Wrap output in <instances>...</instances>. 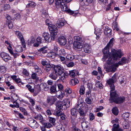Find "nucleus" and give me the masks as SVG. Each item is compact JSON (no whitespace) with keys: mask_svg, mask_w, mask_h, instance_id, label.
I'll return each mask as SVG.
<instances>
[{"mask_svg":"<svg viewBox=\"0 0 131 131\" xmlns=\"http://www.w3.org/2000/svg\"><path fill=\"white\" fill-rule=\"evenodd\" d=\"M119 65L118 63H115L112 65L111 67V68L112 69L111 70V71L113 72L115 71L116 70V68L118 67Z\"/></svg>","mask_w":131,"mask_h":131,"instance_id":"obj_30","label":"nucleus"},{"mask_svg":"<svg viewBox=\"0 0 131 131\" xmlns=\"http://www.w3.org/2000/svg\"><path fill=\"white\" fill-rule=\"evenodd\" d=\"M56 2L55 5L56 7L57 8L60 7L61 6V4H62V2H63L64 0H55Z\"/></svg>","mask_w":131,"mask_h":131,"instance_id":"obj_20","label":"nucleus"},{"mask_svg":"<svg viewBox=\"0 0 131 131\" xmlns=\"http://www.w3.org/2000/svg\"><path fill=\"white\" fill-rule=\"evenodd\" d=\"M129 113L128 112L123 113L122 115V117L124 118V119L128 118L129 116Z\"/></svg>","mask_w":131,"mask_h":131,"instance_id":"obj_47","label":"nucleus"},{"mask_svg":"<svg viewBox=\"0 0 131 131\" xmlns=\"http://www.w3.org/2000/svg\"><path fill=\"white\" fill-rule=\"evenodd\" d=\"M74 38L75 40L77 41L82 42L83 40L82 38L79 36H75L74 37Z\"/></svg>","mask_w":131,"mask_h":131,"instance_id":"obj_41","label":"nucleus"},{"mask_svg":"<svg viewBox=\"0 0 131 131\" xmlns=\"http://www.w3.org/2000/svg\"><path fill=\"white\" fill-rule=\"evenodd\" d=\"M35 39L34 37H31L28 40V41L29 43H33L35 41Z\"/></svg>","mask_w":131,"mask_h":131,"instance_id":"obj_45","label":"nucleus"},{"mask_svg":"<svg viewBox=\"0 0 131 131\" xmlns=\"http://www.w3.org/2000/svg\"><path fill=\"white\" fill-rule=\"evenodd\" d=\"M112 131H122L123 130L119 128V125L118 124H114L113 125V128L112 129Z\"/></svg>","mask_w":131,"mask_h":131,"instance_id":"obj_17","label":"nucleus"},{"mask_svg":"<svg viewBox=\"0 0 131 131\" xmlns=\"http://www.w3.org/2000/svg\"><path fill=\"white\" fill-rule=\"evenodd\" d=\"M28 5L29 7L33 8L35 7L36 4L34 2H30L28 4Z\"/></svg>","mask_w":131,"mask_h":131,"instance_id":"obj_48","label":"nucleus"},{"mask_svg":"<svg viewBox=\"0 0 131 131\" xmlns=\"http://www.w3.org/2000/svg\"><path fill=\"white\" fill-rule=\"evenodd\" d=\"M46 47L41 48L40 49V51L43 53H46L47 52V51L46 49Z\"/></svg>","mask_w":131,"mask_h":131,"instance_id":"obj_46","label":"nucleus"},{"mask_svg":"<svg viewBox=\"0 0 131 131\" xmlns=\"http://www.w3.org/2000/svg\"><path fill=\"white\" fill-rule=\"evenodd\" d=\"M113 113L115 115H118V109L117 107L113 108L112 110Z\"/></svg>","mask_w":131,"mask_h":131,"instance_id":"obj_38","label":"nucleus"},{"mask_svg":"<svg viewBox=\"0 0 131 131\" xmlns=\"http://www.w3.org/2000/svg\"><path fill=\"white\" fill-rule=\"evenodd\" d=\"M123 128L125 129L128 128L129 126V122L127 119L124 121L122 124Z\"/></svg>","mask_w":131,"mask_h":131,"instance_id":"obj_19","label":"nucleus"},{"mask_svg":"<svg viewBox=\"0 0 131 131\" xmlns=\"http://www.w3.org/2000/svg\"><path fill=\"white\" fill-rule=\"evenodd\" d=\"M79 83V81L77 78L72 79L70 81V85H74Z\"/></svg>","mask_w":131,"mask_h":131,"instance_id":"obj_25","label":"nucleus"},{"mask_svg":"<svg viewBox=\"0 0 131 131\" xmlns=\"http://www.w3.org/2000/svg\"><path fill=\"white\" fill-rule=\"evenodd\" d=\"M118 74L116 73H115L114 75L112 77V78H111L113 80L114 82L117 79V76Z\"/></svg>","mask_w":131,"mask_h":131,"instance_id":"obj_57","label":"nucleus"},{"mask_svg":"<svg viewBox=\"0 0 131 131\" xmlns=\"http://www.w3.org/2000/svg\"><path fill=\"white\" fill-rule=\"evenodd\" d=\"M26 87L28 88L29 90L31 92H34V89L33 88H32V86L29 84L26 85Z\"/></svg>","mask_w":131,"mask_h":131,"instance_id":"obj_42","label":"nucleus"},{"mask_svg":"<svg viewBox=\"0 0 131 131\" xmlns=\"http://www.w3.org/2000/svg\"><path fill=\"white\" fill-rule=\"evenodd\" d=\"M54 71L52 72L49 75V77L54 80H56L57 77V73L59 79L61 80H64L67 76L66 74L64 72V70L60 66L57 65L54 67Z\"/></svg>","mask_w":131,"mask_h":131,"instance_id":"obj_2","label":"nucleus"},{"mask_svg":"<svg viewBox=\"0 0 131 131\" xmlns=\"http://www.w3.org/2000/svg\"><path fill=\"white\" fill-rule=\"evenodd\" d=\"M19 109L20 111L24 113V115H27V112L25 108L23 107H20L19 108Z\"/></svg>","mask_w":131,"mask_h":131,"instance_id":"obj_56","label":"nucleus"},{"mask_svg":"<svg viewBox=\"0 0 131 131\" xmlns=\"http://www.w3.org/2000/svg\"><path fill=\"white\" fill-rule=\"evenodd\" d=\"M58 109H57V110L54 111L53 114L55 115L59 116L62 114V112L60 110L58 109Z\"/></svg>","mask_w":131,"mask_h":131,"instance_id":"obj_31","label":"nucleus"},{"mask_svg":"<svg viewBox=\"0 0 131 131\" xmlns=\"http://www.w3.org/2000/svg\"><path fill=\"white\" fill-rule=\"evenodd\" d=\"M127 61V59L125 57H123L121 59V60L117 63L119 65H122L125 64Z\"/></svg>","mask_w":131,"mask_h":131,"instance_id":"obj_29","label":"nucleus"},{"mask_svg":"<svg viewBox=\"0 0 131 131\" xmlns=\"http://www.w3.org/2000/svg\"><path fill=\"white\" fill-rule=\"evenodd\" d=\"M49 30L52 31L51 32H54L55 35L57 34V29L55 25L51 24L49 26Z\"/></svg>","mask_w":131,"mask_h":131,"instance_id":"obj_13","label":"nucleus"},{"mask_svg":"<svg viewBox=\"0 0 131 131\" xmlns=\"http://www.w3.org/2000/svg\"><path fill=\"white\" fill-rule=\"evenodd\" d=\"M75 73L73 71H69V75L71 77H74Z\"/></svg>","mask_w":131,"mask_h":131,"instance_id":"obj_61","label":"nucleus"},{"mask_svg":"<svg viewBox=\"0 0 131 131\" xmlns=\"http://www.w3.org/2000/svg\"><path fill=\"white\" fill-rule=\"evenodd\" d=\"M0 56L2 59L6 62H7L11 59V57L8 54L4 52L1 53Z\"/></svg>","mask_w":131,"mask_h":131,"instance_id":"obj_7","label":"nucleus"},{"mask_svg":"<svg viewBox=\"0 0 131 131\" xmlns=\"http://www.w3.org/2000/svg\"><path fill=\"white\" fill-rule=\"evenodd\" d=\"M6 71V68L4 66H0V72L5 73Z\"/></svg>","mask_w":131,"mask_h":131,"instance_id":"obj_36","label":"nucleus"},{"mask_svg":"<svg viewBox=\"0 0 131 131\" xmlns=\"http://www.w3.org/2000/svg\"><path fill=\"white\" fill-rule=\"evenodd\" d=\"M57 100V98L54 96H48L47 99V102L50 105H52L54 104Z\"/></svg>","mask_w":131,"mask_h":131,"instance_id":"obj_8","label":"nucleus"},{"mask_svg":"<svg viewBox=\"0 0 131 131\" xmlns=\"http://www.w3.org/2000/svg\"><path fill=\"white\" fill-rule=\"evenodd\" d=\"M56 86H52L50 87V90L51 93H55L58 92L56 90Z\"/></svg>","mask_w":131,"mask_h":131,"instance_id":"obj_32","label":"nucleus"},{"mask_svg":"<svg viewBox=\"0 0 131 131\" xmlns=\"http://www.w3.org/2000/svg\"><path fill=\"white\" fill-rule=\"evenodd\" d=\"M15 34L17 36L18 38L20 39L22 46L24 48H25L26 47L25 42L21 32L19 31H16L15 32Z\"/></svg>","mask_w":131,"mask_h":131,"instance_id":"obj_4","label":"nucleus"},{"mask_svg":"<svg viewBox=\"0 0 131 131\" xmlns=\"http://www.w3.org/2000/svg\"><path fill=\"white\" fill-rule=\"evenodd\" d=\"M61 6L60 7L61 8V10L63 11H66L70 15H72L74 13V12L70 9H68V7L66 4L64 2H62Z\"/></svg>","mask_w":131,"mask_h":131,"instance_id":"obj_6","label":"nucleus"},{"mask_svg":"<svg viewBox=\"0 0 131 131\" xmlns=\"http://www.w3.org/2000/svg\"><path fill=\"white\" fill-rule=\"evenodd\" d=\"M29 125L32 128H34L38 126L37 122L35 120L33 119L30 121Z\"/></svg>","mask_w":131,"mask_h":131,"instance_id":"obj_18","label":"nucleus"},{"mask_svg":"<svg viewBox=\"0 0 131 131\" xmlns=\"http://www.w3.org/2000/svg\"><path fill=\"white\" fill-rule=\"evenodd\" d=\"M112 30L108 27H106L104 29V33L105 34L107 35L108 34H111Z\"/></svg>","mask_w":131,"mask_h":131,"instance_id":"obj_27","label":"nucleus"},{"mask_svg":"<svg viewBox=\"0 0 131 131\" xmlns=\"http://www.w3.org/2000/svg\"><path fill=\"white\" fill-rule=\"evenodd\" d=\"M112 27L114 30H115L117 31L119 30V28L117 27V24L116 23L113 24Z\"/></svg>","mask_w":131,"mask_h":131,"instance_id":"obj_49","label":"nucleus"},{"mask_svg":"<svg viewBox=\"0 0 131 131\" xmlns=\"http://www.w3.org/2000/svg\"><path fill=\"white\" fill-rule=\"evenodd\" d=\"M42 36L46 42H49L51 41V39L50 38L51 35L48 33L44 32L42 34Z\"/></svg>","mask_w":131,"mask_h":131,"instance_id":"obj_12","label":"nucleus"},{"mask_svg":"<svg viewBox=\"0 0 131 131\" xmlns=\"http://www.w3.org/2000/svg\"><path fill=\"white\" fill-rule=\"evenodd\" d=\"M10 48H8V50L9 52V53L12 54V55L15 58H16V57L19 55V54L18 53H14L13 52L12 50V48L11 46H9Z\"/></svg>","mask_w":131,"mask_h":131,"instance_id":"obj_28","label":"nucleus"},{"mask_svg":"<svg viewBox=\"0 0 131 131\" xmlns=\"http://www.w3.org/2000/svg\"><path fill=\"white\" fill-rule=\"evenodd\" d=\"M74 56L70 54L66 56V58L69 60H72L74 58Z\"/></svg>","mask_w":131,"mask_h":131,"instance_id":"obj_51","label":"nucleus"},{"mask_svg":"<svg viewBox=\"0 0 131 131\" xmlns=\"http://www.w3.org/2000/svg\"><path fill=\"white\" fill-rule=\"evenodd\" d=\"M42 39V38L41 37H38L36 39V42L40 44L41 42Z\"/></svg>","mask_w":131,"mask_h":131,"instance_id":"obj_60","label":"nucleus"},{"mask_svg":"<svg viewBox=\"0 0 131 131\" xmlns=\"http://www.w3.org/2000/svg\"><path fill=\"white\" fill-rule=\"evenodd\" d=\"M64 94L62 93L61 91L60 90L58 91L56 95V96L60 99H62L64 97Z\"/></svg>","mask_w":131,"mask_h":131,"instance_id":"obj_21","label":"nucleus"},{"mask_svg":"<svg viewBox=\"0 0 131 131\" xmlns=\"http://www.w3.org/2000/svg\"><path fill=\"white\" fill-rule=\"evenodd\" d=\"M56 66L52 64H47L46 66L45 69L46 71L48 72L51 70L52 68H53Z\"/></svg>","mask_w":131,"mask_h":131,"instance_id":"obj_22","label":"nucleus"},{"mask_svg":"<svg viewBox=\"0 0 131 131\" xmlns=\"http://www.w3.org/2000/svg\"><path fill=\"white\" fill-rule=\"evenodd\" d=\"M114 82L111 79H110L107 80V83L108 84L111 89V92L114 91L115 90V86L114 84Z\"/></svg>","mask_w":131,"mask_h":131,"instance_id":"obj_9","label":"nucleus"},{"mask_svg":"<svg viewBox=\"0 0 131 131\" xmlns=\"http://www.w3.org/2000/svg\"><path fill=\"white\" fill-rule=\"evenodd\" d=\"M8 24V26L9 29H11L13 27V24L12 21L7 22Z\"/></svg>","mask_w":131,"mask_h":131,"instance_id":"obj_59","label":"nucleus"},{"mask_svg":"<svg viewBox=\"0 0 131 131\" xmlns=\"http://www.w3.org/2000/svg\"><path fill=\"white\" fill-rule=\"evenodd\" d=\"M58 42L60 45L64 46L67 43V40L65 37L62 36L58 38Z\"/></svg>","mask_w":131,"mask_h":131,"instance_id":"obj_10","label":"nucleus"},{"mask_svg":"<svg viewBox=\"0 0 131 131\" xmlns=\"http://www.w3.org/2000/svg\"><path fill=\"white\" fill-rule=\"evenodd\" d=\"M45 23L46 24L49 26L51 24V23L48 19H47L45 20Z\"/></svg>","mask_w":131,"mask_h":131,"instance_id":"obj_63","label":"nucleus"},{"mask_svg":"<svg viewBox=\"0 0 131 131\" xmlns=\"http://www.w3.org/2000/svg\"><path fill=\"white\" fill-rule=\"evenodd\" d=\"M35 72L38 73L37 74V75H40L42 73L41 70L38 66L35 67Z\"/></svg>","mask_w":131,"mask_h":131,"instance_id":"obj_26","label":"nucleus"},{"mask_svg":"<svg viewBox=\"0 0 131 131\" xmlns=\"http://www.w3.org/2000/svg\"><path fill=\"white\" fill-rule=\"evenodd\" d=\"M96 87H98L100 89H102L103 88V85L99 81L97 82L95 84Z\"/></svg>","mask_w":131,"mask_h":131,"instance_id":"obj_52","label":"nucleus"},{"mask_svg":"<svg viewBox=\"0 0 131 131\" xmlns=\"http://www.w3.org/2000/svg\"><path fill=\"white\" fill-rule=\"evenodd\" d=\"M35 118L37 120H40V121H43V118L42 116L40 114L38 115L37 116H36Z\"/></svg>","mask_w":131,"mask_h":131,"instance_id":"obj_43","label":"nucleus"},{"mask_svg":"<svg viewBox=\"0 0 131 131\" xmlns=\"http://www.w3.org/2000/svg\"><path fill=\"white\" fill-rule=\"evenodd\" d=\"M114 40L113 38H112L111 39L106 46L108 47H111L113 45V41Z\"/></svg>","mask_w":131,"mask_h":131,"instance_id":"obj_40","label":"nucleus"},{"mask_svg":"<svg viewBox=\"0 0 131 131\" xmlns=\"http://www.w3.org/2000/svg\"><path fill=\"white\" fill-rule=\"evenodd\" d=\"M72 116L76 117L77 116V110L75 108H72L71 111Z\"/></svg>","mask_w":131,"mask_h":131,"instance_id":"obj_33","label":"nucleus"},{"mask_svg":"<svg viewBox=\"0 0 131 131\" xmlns=\"http://www.w3.org/2000/svg\"><path fill=\"white\" fill-rule=\"evenodd\" d=\"M83 49L85 53H90L91 52L90 47L89 44L88 43L84 44Z\"/></svg>","mask_w":131,"mask_h":131,"instance_id":"obj_14","label":"nucleus"},{"mask_svg":"<svg viewBox=\"0 0 131 131\" xmlns=\"http://www.w3.org/2000/svg\"><path fill=\"white\" fill-rule=\"evenodd\" d=\"M81 126L82 128L84 130L86 129L88 127L89 123L86 121H83L81 122Z\"/></svg>","mask_w":131,"mask_h":131,"instance_id":"obj_23","label":"nucleus"},{"mask_svg":"<svg viewBox=\"0 0 131 131\" xmlns=\"http://www.w3.org/2000/svg\"><path fill=\"white\" fill-rule=\"evenodd\" d=\"M57 35V34L55 35V33L54 32H51V40H54L55 37L56 36V35Z\"/></svg>","mask_w":131,"mask_h":131,"instance_id":"obj_53","label":"nucleus"},{"mask_svg":"<svg viewBox=\"0 0 131 131\" xmlns=\"http://www.w3.org/2000/svg\"><path fill=\"white\" fill-rule=\"evenodd\" d=\"M125 99V98L124 96L118 97L115 91L110 93V98L109 100L111 103L114 102L116 104H120L124 102Z\"/></svg>","mask_w":131,"mask_h":131,"instance_id":"obj_3","label":"nucleus"},{"mask_svg":"<svg viewBox=\"0 0 131 131\" xmlns=\"http://www.w3.org/2000/svg\"><path fill=\"white\" fill-rule=\"evenodd\" d=\"M47 84L45 83H41L39 85V88L40 90H43L44 89L46 86Z\"/></svg>","mask_w":131,"mask_h":131,"instance_id":"obj_50","label":"nucleus"},{"mask_svg":"<svg viewBox=\"0 0 131 131\" xmlns=\"http://www.w3.org/2000/svg\"><path fill=\"white\" fill-rule=\"evenodd\" d=\"M37 74L35 73H33L31 75L32 78L33 79L36 80L37 81L39 80V77L37 76Z\"/></svg>","mask_w":131,"mask_h":131,"instance_id":"obj_37","label":"nucleus"},{"mask_svg":"<svg viewBox=\"0 0 131 131\" xmlns=\"http://www.w3.org/2000/svg\"><path fill=\"white\" fill-rule=\"evenodd\" d=\"M72 91L69 88H66L64 92L65 95L66 97L68 96L69 94L71 93Z\"/></svg>","mask_w":131,"mask_h":131,"instance_id":"obj_24","label":"nucleus"},{"mask_svg":"<svg viewBox=\"0 0 131 131\" xmlns=\"http://www.w3.org/2000/svg\"><path fill=\"white\" fill-rule=\"evenodd\" d=\"M76 117L71 116V122L72 125L73 126V127L74 130L75 131H80V129L76 128L75 126L78 123V121L77 120L75 119Z\"/></svg>","mask_w":131,"mask_h":131,"instance_id":"obj_5","label":"nucleus"},{"mask_svg":"<svg viewBox=\"0 0 131 131\" xmlns=\"http://www.w3.org/2000/svg\"><path fill=\"white\" fill-rule=\"evenodd\" d=\"M65 23L66 22L64 19L60 18L58 19L57 21L56 25L58 28H60L64 25Z\"/></svg>","mask_w":131,"mask_h":131,"instance_id":"obj_11","label":"nucleus"},{"mask_svg":"<svg viewBox=\"0 0 131 131\" xmlns=\"http://www.w3.org/2000/svg\"><path fill=\"white\" fill-rule=\"evenodd\" d=\"M11 97L13 101H16L18 99V97L16 94H13L11 95Z\"/></svg>","mask_w":131,"mask_h":131,"instance_id":"obj_44","label":"nucleus"},{"mask_svg":"<svg viewBox=\"0 0 131 131\" xmlns=\"http://www.w3.org/2000/svg\"><path fill=\"white\" fill-rule=\"evenodd\" d=\"M79 112L80 115L82 116L85 115V113L84 112V111L82 108H80L79 110Z\"/></svg>","mask_w":131,"mask_h":131,"instance_id":"obj_54","label":"nucleus"},{"mask_svg":"<svg viewBox=\"0 0 131 131\" xmlns=\"http://www.w3.org/2000/svg\"><path fill=\"white\" fill-rule=\"evenodd\" d=\"M62 107V106L61 102H59L57 105L56 108L57 109L60 110Z\"/></svg>","mask_w":131,"mask_h":131,"instance_id":"obj_55","label":"nucleus"},{"mask_svg":"<svg viewBox=\"0 0 131 131\" xmlns=\"http://www.w3.org/2000/svg\"><path fill=\"white\" fill-rule=\"evenodd\" d=\"M23 51L22 48L20 45H19L17 46L16 47V49L15 50V52H21Z\"/></svg>","mask_w":131,"mask_h":131,"instance_id":"obj_35","label":"nucleus"},{"mask_svg":"<svg viewBox=\"0 0 131 131\" xmlns=\"http://www.w3.org/2000/svg\"><path fill=\"white\" fill-rule=\"evenodd\" d=\"M29 102L31 103L32 105L33 106L35 105V102L34 100L31 98L29 99Z\"/></svg>","mask_w":131,"mask_h":131,"instance_id":"obj_62","label":"nucleus"},{"mask_svg":"<svg viewBox=\"0 0 131 131\" xmlns=\"http://www.w3.org/2000/svg\"><path fill=\"white\" fill-rule=\"evenodd\" d=\"M59 131H64V128L62 126H60L58 127Z\"/></svg>","mask_w":131,"mask_h":131,"instance_id":"obj_64","label":"nucleus"},{"mask_svg":"<svg viewBox=\"0 0 131 131\" xmlns=\"http://www.w3.org/2000/svg\"><path fill=\"white\" fill-rule=\"evenodd\" d=\"M109 48L106 46L103 50V52L104 54L102 58V60L105 61L108 57V59L106 61V63L110 64L112 63V58L114 60H117L120 58L123 55V53L121 50H117L112 49H111V52L109 53Z\"/></svg>","mask_w":131,"mask_h":131,"instance_id":"obj_1","label":"nucleus"},{"mask_svg":"<svg viewBox=\"0 0 131 131\" xmlns=\"http://www.w3.org/2000/svg\"><path fill=\"white\" fill-rule=\"evenodd\" d=\"M56 54L58 57L63 55L65 56L66 55V53L65 52L64 49L63 48L61 49L59 48V50L56 52Z\"/></svg>","mask_w":131,"mask_h":131,"instance_id":"obj_15","label":"nucleus"},{"mask_svg":"<svg viewBox=\"0 0 131 131\" xmlns=\"http://www.w3.org/2000/svg\"><path fill=\"white\" fill-rule=\"evenodd\" d=\"M73 47L76 48L81 49L83 47V45L80 42L74 41L73 43Z\"/></svg>","mask_w":131,"mask_h":131,"instance_id":"obj_16","label":"nucleus"},{"mask_svg":"<svg viewBox=\"0 0 131 131\" xmlns=\"http://www.w3.org/2000/svg\"><path fill=\"white\" fill-rule=\"evenodd\" d=\"M90 119V121H92L95 118V117L92 113H90L89 114Z\"/></svg>","mask_w":131,"mask_h":131,"instance_id":"obj_58","label":"nucleus"},{"mask_svg":"<svg viewBox=\"0 0 131 131\" xmlns=\"http://www.w3.org/2000/svg\"><path fill=\"white\" fill-rule=\"evenodd\" d=\"M85 88L83 85L81 86L79 90L80 94L81 95H82L85 93Z\"/></svg>","mask_w":131,"mask_h":131,"instance_id":"obj_34","label":"nucleus"},{"mask_svg":"<svg viewBox=\"0 0 131 131\" xmlns=\"http://www.w3.org/2000/svg\"><path fill=\"white\" fill-rule=\"evenodd\" d=\"M94 33L96 35H101L102 33V31L100 29L98 28L96 29H95Z\"/></svg>","mask_w":131,"mask_h":131,"instance_id":"obj_39","label":"nucleus"}]
</instances>
